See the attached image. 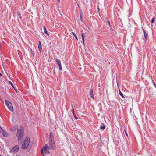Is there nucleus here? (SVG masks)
Wrapping results in <instances>:
<instances>
[{
    "instance_id": "1",
    "label": "nucleus",
    "mask_w": 156,
    "mask_h": 156,
    "mask_svg": "<svg viewBox=\"0 0 156 156\" xmlns=\"http://www.w3.org/2000/svg\"><path fill=\"white\" fill-rule=\"evenodd\" d=\"M24 134V129L23 127H21V129H18L16 136L17 137L18 141L21 142L23 140Z\"/></svg>"
},
{
    "instance_id": "2",
    "label": "nucleus",
    "mask_w": 156,
    "mask_h": 156,
    "mask_svg": "<svg viewBox=\"0 0 156 156\" xmlns=\"http://www.w3.org/2000/svg\"><path fill=\"white\" fill-rule=\"evenodd\" d=\"M5 103L9 110L11 111H13V109L12 103L7 100H5Z\"/></svg>"
},
{
    "instance_id": "3",
    "label": "nucleus",
    "mask_w": 156,
    "mask_h": 156,
    "mask_svg": "<svg viewBox=\"0 0 156 156\" xmlns=\"http://www.w3.org/2000/svg\"><path fill=\"white\" fill-rule=\"evenodd\" d=\"M19 149V146L18 145H16L13 147L12 149L9 151L10 152H13V153L17 152Z\"/></svg>"
},
{
    "instance_id": "4",
    "label": "nucleus",
    "mask_w": 156,
    "mask_h": 156,
    "mask_svg": "<svg viewBox=\"0 0 156 156\" xmlns=\"http://www.w3.org/2000/svg\"><path fill=\"white\" fill-rule=\"evenodd\" d=\"M55 61L59 66V70L61 71L62 70V67L61 66V61L58 58L56 59Z\"/></svg>"
},
{
    "instance_id": "5",
    "label": "nucleus",
    "mask_w": 156,
    "mask_h": 156,
    "mask_svg": "<svg viewBox=\"0 0 156 156\" xmlns=\"http://www.w3.org/2000/svg\"><path fill=\"white\" fill-rule=\"evenodd\" d=\"M43 152H44L46 154H47L49 153V152L47 151V149L46 148H44L41 150V153L42 155H43V156H45Z\"/></svg>"
},
{
    "instance_id": "6",
    "label": "nucleus",
    "mask_w": 156,
    "mask_h": 156,
    "mask_svg": "<svg viewBox=\"0 0 156 156\" xmlns=\"http://www.w3.org/2000/svg\"><path fill=\"white\" fill-rule=\"evenodd\" d=\"M30 142V138L29 137H27L24 141V143L26 144L27 145H28V146L29 145V143Z\"/></svg>"
},
{
    "instance_id": "7",
    "label": "nucleus",
    "mask_w": 156,
    "mask_h": 156,
    "mask_svg": "<svg viewBox=\"0 0 156 156\" xmlns=\"http://www.w3.org/2000/svg\"><path fill=\"white\" fill-rule=\"evenodd\" d=\"M2 134L4 137H7L8 136V134L7 132H5L4 130L2 132Z\"/></svg>"
},
{
    "instance_id": "8",
    "label": "nucleus",
    "mask_w": 156,
    "mask_h": 156,
    "mask_svg": "<svg viewBox=\"0 0 156 156\" xmlns=\"http://www.w3.org/2000/svg\"><path fill=\"white\" fill-rule=\"evenodd\" d=\"M89 94L90 97L93 99L94 98V96L93 95V90L91 89L90 91Z\"/></svg>"
},
{
    "instance_id": "9",
    "label": "nucleus",
    "mask_w": 156,
    "mask_h": 156,
    "mask_svg": "<svg viewBox=\"0 0 156 156\" xmlns=\"http://www.w3.org/2000/svg\"><path fill=\"white\" fill-rule=\"evenodd\" d=\"M28 145H27V144L24 143L22 144L21 148L22 149H26L28 147Z\"/></svg>"
},
{
    "instance_id": "10",
    "label": "nucleus",
    "mask_w": 156,
    "mask_h": 156,
    "mask_svg": "<svg viewBox=\"0 0 156 156\" xmlns=\"http://www.w3.org/2000/svg\"><path fill=\"white\" fill-rule=\"evenodd\" d=\"M54 144V141H49V145L50 148L51 149H53V145Z\"/></svg>"
},
{
    "instance_id": "11",
    "label": "nucleus",
    "mask_w": 156,
    "mask_h": 156,
    "mask_svg": "<svg viewBox=\"0 0 156 156\" xmlns=\"http://www.w3.org/2000/svg\"><path fill=\"white\" fill-rule=\"evenodd\" d=\"M105 128V126L103 123H101L100 125L101 129L102 130L104 129Z\"/></svg>"
},
{
    "instance_id": "12",
    "label": "nucleus",
    "mask_w": 156,
    "mask_h": 156,
    "mask_svg": "<svg viewBox=\"0 0 156 156\" xmlns=\"http://www.w3.org/2000/svg\"><path fill=\"white\" fill-rule=\"evenodd\" d=\"M43 29L45 34H47V35L49 36V34H48L47 31V30L46 27L45 26H43Z\"/></svg>"
},
{
    "instance_id": "13",
    "label": "nucleus",
    "mask_w": 156,
    "mask_h": 156,
    "mask_svg": "<svg viewBox=\"0 0 156 156\" xmlns=\"http://www.w3.org/2000/svg\"><path fill=\"white\" fill-rule=\"evenodd\" d=\"M38 48L39 50L40 51V53H41V50H42V46H41V44H40V45H38Z\"/></svg>"
},
{
    "instance_id": "14",
    "label": "nucleus",
    "mask_w": 156,
    "mask_h": 156,
    "mask_svg": "<svg viewBox=\"0 0 156 156\" xmlns=\"http://www.w3.org/2000/svg\"><path fill=\"white\" fill-rule=\"evenodd\" d=\"M72 113L75 118L76 119H78V118L76 116L75 114L74 109L73 107H72Z\"/></svg>"
},
{
    "instance_id": "15",
    "label": "nucleus",
    "mask_w": 156,
    "mask_h": 156,
    "mask_svg": "<svg viewBox=\"0 0 156 156\" xmlns=\"http://www.w3.org/2000/svg\"><path fill=\"white\" fill-rule=\"evenodd\" d=\"M144 33V37H145V41H147V40L148 39V36H147L146 32H145V33Z\"/></svg>"
},
{
    "instance_id": "16",
    "label": "nucleus",
    "mask_w": 156,
    "mask_h": 156,
    "mask_svg": "<svg viewBox=\"0 0 156 156\" xmlns=\"http://www.w3.org/2000/svg\"><path fill=\"white\" fill-rule=\"evenodd\" d=\"M17 14L18 16L19 17L20 19L22 20V17L21 16V14L20 13L18 12L17 13Z\"/></svg>"
},
{
    "instance_id": "17",
    "label": "nucleus",
    "mask_w": 156,
    "mask_h": 156,
    "mask_svg": "<svg viewBox=\"0 0 156 156\" xmlns=\"http://www.w3.org/2000/svg\"><path fill=\"white\" fill-rule=\"evenodd\" d=\"M54 138L53 133L52 132H51L49 134V138Z\"/></svg>"
},
{
    "instance_id": "18",
    "label": "nucleus",
    "mask_w": 156,
    "mask_h": 156,
    "mask_svg": "<svg viewBox=\"0 0 156 156\" xmlns=\"http://www.w3.org/2000/svg\"><path fill=\"white\" fill-rule=\"evenodd\" d=\"M72 34L74 36V37L76 38V39L77 40L78 38H77V36L76 35V34H75V33L74 32H72Z\"/></svg>"
},
{
    "instance_id": "19",
    "label": "nucleus",
    "mask_w": 156,
    "mask_h": 156,
    "mask_svg": "<svg viewBox=\"0 0 156 156\" xmlns=\"http://www.w3.org/2000/svg\"><path fill=\"white\" fill-rule=\"evenodd\" d=\"M119 94L120 96L121 97H122L123 95V94L120 91L119 89Z\"/></svg>"
},
{
    "instance_id": "20",
    "label": "nucleus",
    "mask_w": 156,
    "mask_h": 156,
    "mask_svg": "<svg viewBox=\"0 0 156 156\" xmlns=\"http://www.w3.org/2000/svg\"><path fill=\"white\" fill-rule=\"evenodd\" d=\"M85 36V34L84 33H82V40L84 39V37Z\"/></svg>"
},
{
    "instance_id": "21",
    "label": "nucleus",
    "mask_w": 156,
    "mask_h": 156,
    "mask_svg": "<svg viewBox=\"0 0 156 156\" xmlns=\"http://www.w3.org/2000/svg\"><path fill=\"white\" fill-rule=\"evenodd\" d=\"M44 148H46V149H49L50 148L47 144L45 145V147Z\"/></svg>"
},
{
    "instance_id": "22",
    "label": "nucleus",
    "mask_w": 156,
    "mask_h": 156,
    "mask_svg": "<svg viewBox=\"0 0 156 156\" xmlns=\"http://www.w3.org/2000/svg\"><path fill=\"white\" fill-rule=\"evenodd\" d=\"M155 20V18L154 17H153L151 20V23H153Z\"/></svg>"
},
{
    "instance_id": "23",
    "label": "nucleus",
    "mask_w": 156,
    "mask_h": 156,
    "mask_svg": "<svg viewBox=\"0 0 156 156\" xmlns=\"http://www.w3.org/2000/svg\"><path fill=\"white\" fill-rule=\"evenodd\" d=\"M49 141H54V138H49Z\"/></svg>"
},
{
    "instance_id": "24",
    "label": "nucleus",
    "mask_w": 156,
    "mask_h": 156,
    "mask_svg": "<svg viewBox=\"0 0 156 156\" xmlns=\"http://www.w3.org/2000/svg\"><path fill=\"white\" fill-rule=\"evenodd\" d=\"M152 82H153V83L154 85V86H155V87L156 88V84L155 83V82L153 81V80H152Z\"/></svg>"
},
{
    "instance_id": "25",
    "label": "nucleus",
    "mask_w": 156,
    "mask_h": 156,
    "mask_svg": "<svg viewBox=\"0 0 156 156\" xmlns=\"http://www.w3.org/2000/svg\"><path fill=\"white\" fill-rule=\"evenodd\" d=\"M31 53L33 55L34 57V53L33 52V51H32V49H31Z\"/></svg>"
},
{
    "instance_id": "26",
    "label": "nucleus",
    "mask_w": 156,
    "mask_h": 156,
    "mask_svg": "<svg viewBox=\"0 0 156 156\" xmlns=\"http://www.w3.org/2000/svg\"><path fill=\"white\" fill-rule=\"evenodd\" d=\"M9 83H10L11 84V85H12V87H13V84L12 83L10 82V81H9Z\"/></svg>"
},
{
    "instance_id": "27",
    "label": "nucleus",
    "mask_w": 156,
    "mask_h": 156,
    "mask_svg": "<svg viewBox=\"0 0 156 156\" xmlns=\"http://www.w3.org/2000/svg\"><path fill=\"white\" fill-rule=\"evenodd\" d=\"M80 19L82 21L83 20H82V17L81 15V14H80Z\"/></svg>"
},
{
    "instance_id": "28",
    "label": "nucleus",
    "mask_w": 156,
    "mask_h": 156,
    "mask_svg": "<svg viewBox=\"0 0 156 156\" xmlns=\"http://www.w3.org/2000/svg\"><path fill=\"white\" fill-rule=\"evenodd\" d=\"M3 130V129H2V127L0 126V132H2Z\"/></svg>"
},
{
    "instance_id": "29",
    "label": "nucleus",
    "mask_w": 156,
    "mask_h": 156,
    "mask_svg": "<svg viewBox=\"0 0 156 156\" xmlns=\"http://www.w3.org/2000/svg\"><path fill=\"white\" fill-rule=\"evenodd\" d=\"M82 40V41H81L82 42V44H83L84 45V39L83 40Z\"/></svg>"
},
{
    "instance_id": "30",
    "label": "nucleus",
    "mask_w": 156,
    "mask_h": 156,
    "mask_svg": "<svg viewBox=\"0 0 156 156\" xmlns=\"http://www.w3.org/2000/svg\"><path fill=\"white\" fill-rule=\"evenodd\" d=\"M107 23H108L110 25V21H107Z\"/></svg>"
},
{
    "instance_id": "31",
    "label": "nucleus",
    "mask_w": 156,
    "mask_h": 156,
    "mask_svg": "<svg viewBox=\"0 0 156 156\" xmlns=\"http://www.w3.org/2000/svg\"><path fill=\"white\" fill-rule=\"evenodd\" d=\"M125 134H126V135L127 136H128V134H127V133L125 131Z\"/></svg>"
},
{
    "instance_id": "32",
    "label": "nucleus",
    "mask_w": 156,
    "mask_h": 156,
    "mask_svg": "<svg viewBox=\"0 0 156 156\" xmlns=\"http://www.w3.org/2000/svg\"><path fill=\"white\" fill-rule=\"evenodd\" d=\"M143 31L144 33L146 32L145 31V30L144 29H143Z\"/></svg>"
},
{
    "instance_id": "33",
    "label": "nucleus",
    "mask_w": 156,
    "mask_h": 156,
    "mask_svg": "<svg viewBox=\"0 0 156 156\" xmlns=\"http://www.w3.org/2000/svg\"><path fill=\"white\" fill-rule=\"evenodd\" d=\"M40 44H41V42L40 41L39 42V44H38V45H40Z\"/></svg>"
},
{
    "instance_id": "34",
    "label": "nucleus",
    "mask_w": 156,
    "mask_h": 156,
    "mask_svg": "<svg viewBox=\"0 0 156 156\" xmlns=\"http://www.w3.org/2000/svg\"><path fill=\"white\" fill-rule=\"evenodd\" d=\"M0 76H2V75L0 73Z\"/></svg>"
},
{
    "instance_id": "35",
    "label": "nucleus",
    "mask_w": 156,
    "mask_h": 156,
    "mask_svg": "<svg viewBox=\"0 0 156 156\" xmlns=\"http://www.w3.org/2000/svg\"><path fill=\"white\" fill-rule=\"evenodd\" d=\"M122 98H125V97L123 96H123L122 97Z\"/></svg>"
},
{
    "instance_id": "36",
    "label": "nucleus",
    "mask_w": 156,
    "mask_h": 156,
    "mask_svg": "<svg viewBox=\"0 0 156 156\" xmlns=\"http://www.w3.org/2000/svg\"><path fill=\"white\" fill-rule=\"evenodd\" d=\"M58 2H59V0H58Z\"/></svg>"
},
{
    "instance_id": "37",
    "label": "nucleus",
    "mask_w": 156,
    "mask_h": 156,
    "mask_svg": "<svg viewBox=\"0 0 156 156\" xmlns=\"http://www.w3.org/2000/svg\"><path fill=\"white\" fill-rule=\"evenodd\" d=\"M54 73H55V72L54 71Z\"/></svg>"
},
{
    "instance_id": "38",
    "label": "nucleus",
    "mask_w": 156,
    "mask_h": 156,
    "mask_svg": "<svg viewBox=\"0 0 156 156\" xmlns=\"http://www.w3.org/2000/svg\"><path fill=\"white\" fill-rule=\"evenodd\" d=\"M0 156H2L0 154Z\"/></svg>"
}]
</instances>
